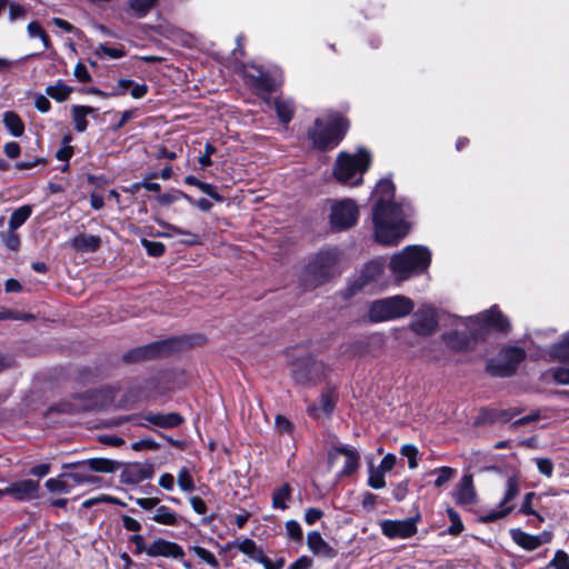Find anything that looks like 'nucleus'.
I'll list each match as a JSON object with an SVG mask.
<instances>
[{
  "label": "nucleus",
  "instance_id": "46",
  "mask_svg": "<svg viewBox=\"0 0 569 569\" xmlns=\"http://www.w3.org/2000/svg\"><path fill=\"white\" fill-rule=\"evenodd\" d=\"M142 246L147 250L149 256L160 257L164 253L166 247L162 242L152 241V240H142Z\"/></svg>",
  "mask_w": 569,
  "mask_h": 569
},
{
  "label": "nucleus",
  "instance_id": "1",
  "mask_svg": "<svg viewBox=\"0 0 569 569\" xmlns=\"http://www.w3.org/2000/svg\"><path fill=\"white\" fill-rule=\"evenodd\" d=\"M447 321H452L457 330L445 335L443 341L451 350L459 352L473 350L489 330L506 332L510 326L507 317L497 306L468 318H451L429 307V335L435 327L445 325Z\"/></svg>",
  "mask_w": 569,
  "mask_h": 569
},
{
  "label": "nucleus",
  "instance_id": "34",
  "mask_svg": "<svg viewBox=\"0 0 569 569\" xmlns=\"http://www.w3.org/2000/svg\"><path fill=\"white\" fill-rule=\"evenodd\" d=\"M291 487L288 483H283L276 488L272 492V508L284 510L288 508V501L291 497Z\"/></svg>",
  "mask_w": 569,
  "mask_h": 569
},
{
  "label": "nucleus",
  "instance_id": "40",
  "mask_svg": "<svg viewBox=\"0 0 569 569\" xmlns=\"http://www.w3.org/2000/svg\"><path fill=\"white\" fill-rule=\"evenodd\" d=\"M179 488L184 492H192L194 490V481L187 467H182L177 476Z\"/></svg>",
  "mask_w": 569,
  "mask_h": 569
},
{
  "label": "nucleus",
  "instance_id": "15",
  "mask_svg": "<svg viewBox=\"0 0 569 569\" xmlns=\"http://www.w3.org/2000/svg\"><path fill=\"white\" fill-rule=\"evenodd\" d=\"M507 489L500 502L501 509L493 510L481 518L483 522H491L506 517L513 509V506H507L520 492L519 480L516 477H509L506 482Z\"/></svg>",
  "mask_w": 569,
  "mask_h": 569
},
{
  "label": "nucleus",
  "instance_id": "56",
  "mask_svg": "<svg viewBox=\"0 0 569 569\" xmlns=\"http://www.w3.org/2000/svg\"><path fill=\"white\" fill-rule=\"evenodd\" d=\"M537 468L542 475H545L547 477L552 476L553 465L550 459H548V458L537 459Z\"/></svg>",
  "mask_w": 569,
  "mask_h": 569
},
{
  "label": "nucleus",
  "instance_id": "44",
  "mask_svg": "<svg viewBox=\"0 0 569 569\" xmlns=\"http://www.w3.org/2000/svg\"><path fill=\"white\" fill-rule=\"evenodd\" d=\"M447 513L451 522V526L448 528V532L453 536L459 535L463 530V525L459 515L451 508L447 509Z\"/></svg>",
  "mask_w": 569,
  "mask_h": 569
},
{
  "label": "nucleus",
  "instance_id": "12",
  "mask_svg": "<svg viewBox=\"0 0 569 569\" xmlns=\"http://www.w3.org/2000/svg\"><path fill=\"white\" fill-rule=\"evenodd\" d=\"M551 360L562 362V366L549 370L552 380L558 385H569V330L559 342L553 343L547 351Z\"/></svg>",
  "mask_w": 569,
  "mask_h": 569
},
{
  "label": "nucleus",
  "instance_id": "61",
  "mask_svg": "<svg viewBox=\"0 0 569 569\" xmlns=\"http://www.w3.org/2000/svg\"><path fill=\"white\" fill-rule=\"evenodd\" d=\"M180 194L182 197H184L190 203L194 204L197 208H199L201 211H209L211 208H212V203L206 199V198H201L199 200H192L189 196L180 192Z\"/></svg>",
  "mask_w": 569,
  "mask_h": 569
},
{
  "label": "nucleus",
  "instance_id": "20",
  "mask_svg": "<svg viewBox=\"0 0 569 569\" xmlns=\"http://www.w3.org/2000/svg\"><path fill=\"white\" fill-rule=\"evenodd\" d=\"M455 499L457 505L463 507H471L477 502V492L471 475L462 476L456 487Z\"/></svg>",
  "mask_w": 569,
  "mask_h": 569
},
{
  "label": "nucleus",
  "instance_id": "50",
  "mask_svg": "<svg viewBox=\"0 0 569 569\" xmlns=\"http://www.w3.org/2000/svg\"><path fill=\"white\" fill-rule=\"evenodd\" d=\"M549 567H552L555 569H569L568 555L562 550H558L553 559L549 562Z\"/></svg>",
  "mask_w": 569,
  "mask_h": 569
},
{
  "label": "nucleus",
  "instance_id": "62",
  "mask_svg": "<svg viewBox=\"0 0 569 569\" xmlns=\"http://www.w3.org/2000/svg\"><path fill=\"white\" fill-rule=\"evenodd\" d=\"M312 559L308 556L299 557L293 563L290 565L289 569H310L312 567Z\"/></svg>",
  "mask_w": 569,
  "mask_h": 569
},
{
  "label": "nucleus",
  "instance_id": "47",
  "mask_svg": "<svg viewBox=\"0 0 569 569\" xmlns=\"http://www.w3.org/2000/svg\"><path fill=\"white\" fill-rule=\"evenodd\" d=\"M385 473L380 469H371L368 483L373 489H381L386 486Z\"/></svg>",
  "mask_w": 569,
  "mask_h": 569
},
{
  "label": "nucleus",
  "instance_id": "2",
  "mask_svg": "<svg viewBox=\"0 0 569 569\" xmlns=\"http://www.w3.org/2000/svg\"><path fill=\"white\" fill-rule=\"evenodd\" d=\"M393 194L395 186L386 178L373 190V196L378 198L372 208L373 238L383 246L398 244L410 228L408 219L412 209L409 203L392 201Z\"/></svg>",
  "mask_w": 569,
  "mask_h": 569
},
{
  "label": "nucleus",
  "instance_id": "42",
  "mask_svg": "<svg viewBox=\"0 0 569 569\" xmlns=\"http://www.w3.org/2000/svg\"><path fill=\"white\" fill-rule=\"evenodd\" d=\"M408 331L420 337L427 336V316H417L415 320L410 323Z\"/></svg>",
  "mask_w": 569,
  "mask_h": 569
},
{
  "label": "nucleus",
  "instance_id": "10",
  "mask_svg": "<svg viewBox=\"0 0 569 569\" xmlns=\"http://www.w3.org/2000/svg\"><path fill=\"white\" fill-rule=\"evenodd\" d=\"M184 343V339L180 338L152 342L126 352L123 355V360L126 362H139L142 360L153 359L176 350H180Z\"/></svg>",
  "mask_w": 569,
  "mask_h": 569
},
{
  "label": "nucleus",
  "instance_id": "32",
  "mask_svg": "<svg viewBox=\"0 0 569 569\" xmlns=\"http://www.w3.org/2000/svg\"><path fill=\"white\" fill-rule=\"evenodd\" d=\"M72 92V88L63 80H58L54 84L46 88V93L58 102L66 101Z\"/></svg>",
  "mask_w": 569,
  "mask_h": 569
},
{
  "label": "nucleus",
  "instance_id": "41",
  "mask_svg": "<svg viewBox=\"0 0 569 569\" xmlns=\"http://www.w3.org/2000/svg\"><path fill=\"white\" fill-rule=\"evenodd\" d=\"M190 549L200 560H202L213 569H220L218 559L210 550L200 546H193Z\"/></svg>",
  "mask_w": 569,
  "mask_h": 569
},
{
  "label": "nucleus",
  "instance_id": "4",
  "mask_svg": "<svg viewBox=\"0 0 569 569\" xmlns=\"http://www.w3.org/2000/svg\"><path fill=\"white\" fill-rule=\"evenodd\" d=\"M371 163V154L360 149L356 154L340 152L333 167V177L342 184L358 186Z\"/></svg>",
  "mask_w": 569,
  "mask_h": 569
},
{
  "label": "nucleus",
  "instance_id": "5",
  "mask_svg": "<svg viewBox=\"0 0 569 569\" xmlns=\"http://www.w3.org/2000/svg\"><path fill=\"white\" fill-rule=\"evenodd\" d=\"M389 268L398 281H405L427 268V249L420 246H407L395 253Z\"/></svg>",
  "mask_w": 569,
  "mask_h": 569
},
{
  "label": "nucleus",
  "instance_id": "9",
  "mask_svg": "<svg viewBox=\"0 0 569 569\" xmlns=\"http://www.w3.org/2000/svg\"><path fill=\"white\" fill-rule=\"evenodd\" d=\"M329 223L332 230L343 231L353 227L359 219V207L350 198L333 199L329 201Z\"/></svg>",
  "mask_w": 569,
  "mask_h": 569
},
{
  "label": "nucleus",
  "instance_id": "64",
  "mask_svg": "<svg viewBox=\"0 0 569 569\" xmlns=\"http://www.w3.org/2000/svg\"><path fill=\"white\" fill-rule=\"evenodd\" d=\"M27 32L30 38H40L46 31L42 29L39 22L31 21L27 26Z\"/></svg>",
  "mask_w": 569,
  "mask_h": 569
},
{
  "label": "nucleus",
  "instance_id": "30",
  "mask_svg": "<svg viewBox=\"0 0 569 569\" xmlns=\"http://www.w3.org/2000/svg\"><path fill=\"white\" fill-rule=\"evenodd\" d=\"M94 108L89 106H72L71 117L73 120L74 129L78 132H84L88 128L87 117L94 112Z\"/></svg>",
  "mask_w": 569,
  "mask_h": 569
},
{
  "label": "nucleus",
  "instance_id": "18",
  "mask_svg": "<svg viewBox=\"0 0 569 569\" xmlns=\"http://www.w3.org/2000/svg\"><path fill=\"white\" fill-rule=\"evenodd\" d=\"M510 536L513 542L529 551L536 550L540 546L549 543L551 540V533L549 532H542L540 535L533 536L518 528L511 529Z\"/></svg>",
  "mask_w": 569,
  "mask_h": 569
},
{
  "label": "nucleus",
  "instance_id": "27",
  "mask_svg": "<svg viewBox=\"0 0 569 569\" xmlns=\"http://www.w3.org/2000/svg\"><path fill=\"white\" fill-rule=\"evenodd\" d=\"M73 249L81 252H96L101 247V238L93 234L80 233L70 240Z\"/></svg>",
  "mask_w": 569,
  "mask_h": 569
},
{
  "label": "nucleus",
  "instance_id": "51",
  "mask_svg": "<svg viewBox=\"0 0 569 569\" xmlns=\"http://www.w3.org/2000/svg\"><path fill=\"white\" fill-rule=\"evenodd\" d=\"M129 541L132 545H134V547H136L134 552L137 555H140V553L148 555V550L150 549V543L147 545L146 541H144V538L141 535L136 533V535L131 536Z\"/></svg>",
  "mask_w": 569,
  "mask_h": 569
},
{
  "label": "nucleus",
  "instance_id": "16",
  "mask_svg": "<svg viewBox=\"0 0 569 569\" xmlns=\"http://www.w3.org/2000/svg\"><path fill=\"white\" fill-rule=\"evenodd\" d=\"M184 555V550L179 543L163 538L154 539L150 543V549L148 550V556L152 558L164 557L180 560Z\"/></svg>",
  "mask_w": 569,
  "mask_h": 569
},
{
  "label": "nucleus",
  "instance_id": "33",
  "mask_svg": "<svg viewBox=\"0 0 569 569\" xmlns=\"http://www.w3.org/2000/svg\"><path fill=\"white\" fill-rule=\"evenodd\" d=\"M273 103L279 120L282 123L290 122L295 111L293 102L290 99L277 98Z\"/></svg>",
  "mask_w": 569,
  "mask_h": 569
},
{
  "label": "nucleus",
  "instance_id": "14",
  "mask_svg": "<svg viewBox=\"0 0 569 569\" xmlns=\"http://www.w3.org/2000/svg\"><path fill=\"white\" fill-rule=\"evenodd\" d=\"M291 373L298 383H309L317 377L321 365L318 363L311 356L306 355L291 363Z\"/></svg>",
  "mask_w": 569,
  "mask_h": 569
},
{
  "label": "nucleus",
  "instance_id": "58",
  "mask_svg": "<svg viewBox=\"0 0 569 569\" xmlns=\"http://www.w3.org/2000/svg\"><path fill=\"white\" fill-rule=\"evenodd\" d=\"M189 501H190V505H191L192 509L194 510V512H197L198 515H201V516H204L207 513V511H208L207 505L200 497L192 496V497H190Z\"/></svg>",
  "mask_w": 569,
  "mask_h": 569
},
{
  "label": "nucleus",
  "instance_id": "6",
  "mask_svg": "<svg viewBox=\"0 0 569 569\" xmlns=\"http://www.w3.org/2000/svg\"><path fill=\"white\" fill-rule=\"evenodd\" d=\"M119 463L117 461L106 458H92L72 463H64L63 469H71L67 472L69 480L73 486H93L101 479L93 476L92 472H113L117 470Z\"/></svg>",
  "mask_w": 569,
  "mask_h": 569
},
{
  "label": "nucleus",
  "instance_id": "55",
  "mask_svg": "<svg viewBox=\"0 0 569 569\" xmlns=\"http://www.w3.org/2000/svg\"><path fill=\"white\" fill-rule=\"evenodd\" d=\"M73 73H74V77L80 82L87 83V82L91 81V76H90L87 67L83 63H81V62L76 64Z\"/></svg>",
  "mask_w": 569,
  "mask_h": 569
},
{
  "label": "nucleus",
  "instance_id": "35",
  "mask_svg": "<svg viewBox=\"0 0 569 569\" xmlns=\"http://www.w3.org/2000/svg\"><path fill=\"white\" fill-rule=\"evenodd\" d=\"M3 123L13 137H20L24 132V124L22 120L17 113L12 111H7L3 113Z\"/></svg>",
  "mask_w": 569,
  "mask_h": 569
},
{
  "label": "nucleus",
  "instance_id": "39",
  "mask_svg": "<svg viewBox=\"0 0 569 569\" xmlns=\"http://www.w3.org/2000/svg\"><path fill=\"white\" fill-rule=\"evenodd\" d=\"M158 0H130L129 8L133 16L144 17L156 4Z\"/></svg>",
  "mask_w": 569,
  "mask_h": 569
},
{
  "label": "nucleus",
  "instance_id": "53",
  "mask_svg": "<svg viewBox=\"0 0 569 569\" xmlns=\"http://www.w3.org/2000/svg\"><path fill=\"white\" fill-rule=\"evenodd\" d=\"M130 500L134 501L140 508L143 510H152L159 505L160 500L158 498H133L130 497Z\"/></svg>",
  "mask_w": 569,
  "mask_h": 569
},
{
  "label": "nucleus",
  "instance_id": "37",
  "mask_svg": "<svg viewBox=\"0 0 569 569\" xmlns=\"http://www.w3.org/2000/svg\"><path fill=\"white\" fill-rule=\"evenodd\" d=\"M455 475L456 470L450 467L436 468L429 471V476H435L433 486L439 489L447 485Z\"/></svg>",
  "mask_w": 569,
  "mask_h": 569
},
{
  "label": "nucleus",
  "instance_id": "23",
  "mask_svg": "<svg viewBox=\"0 0 569 569\" xmlns=\"http://www.w3.org/2000/svg\"><path fill=\"white\" fill-rule=\"evenodd\" d=\"M337 455H343L346 457L345 466L341 471V475H349L356 471L359 467V455L355 449H351L347 446L335 447L331 452H329V465L332 466L337 459Z\"/></svg>",
  "mask_w": 569,
  "mask_h": 569
},
{
  "label": "nucleus",
  "instance_id": "28",
  "mask_svg": "<svg viewBox=\"0 0 569 569\" xmlns=\"http://www.w3.org/2000/svg\"><path fill=\"white\" fill-rule=\"evenodd\" d=\"M228 548H237L243 555L248 556L250 559L260 563L263 560L264 555L261 548L257 546V543L249 538H246L241 541H233L228 543Z\"/></svg>",
  "mask_w": 569,
  "mask_h": 569
},
{
  "label": "nucleus",
  "instance_id": "36",
  "mask_svg": "<svg viewBox=\"0 0 569 569\" xmlns=\"http://www.w3.org/2000/svg\"><path fill=\"white\" fill-rule=\"evenodd\" d=\"M32 208L31 206H22L16 209L9 220V230L16 231L20 228L31 216Z\"/></svg>",
  "mask_w": 569,
  "mask_h": 569
},
{
  "label": "nucleus",
  "instance_id": "57",
  "mask_svg": "<svg viewBox=\"0 0 569 569\" xmlns=\"http://www.w3.org/2000/svg\"><path fill=\"white\" fill-rule=\"evenodd\" d=\"M322 516L323 512L321 509L308 508L305 512V521L311 526L315 525L318 520H320Z\"/></svg>",
  "mask_w": 569,
  "mask_h": 569
},
{
  "label": "nucleus",
  "instance_id": "31",
  "mask_svg": "<svg viewBox=\"0 0 569 569\" xmlns=\"http://www.w3.org/2000/svg\"><path fill=\"white\" fill-rule=\"evenodd\" d=\"M46 488L53 493H69L74 488L69 482L67 472L59 475L57 478H50L46 481Z\"/></svg>",
  "mask_w": 569,
  "mask_h": 569
},
{
  "label": "nucleus",
  "instance_id": "59",
  "mask_svg": "<svg viewBox=\"0 0 569 569\" xmlns=\"http://www.w3.org/2000/svg\"><path fill=\"white\" fill-rule=\"evenodd\" d=\"M180 236H182V239L180 240L181 243L187 246H197L201 243V240L198 234L192 233L188 230L180 231Z\"/></svg>",
  "mask_w": 569,
  "mask_h": 569
},
{
  "label": "nucleus",
  "instance_id": "25",
  "mask_svg": "<svg viewBox=\"0 0 569 569\" xmlns=\"http://www.w3.org/2000/svg\"><path fill=\"white\" fill-rule=\"evenodd\" d=\"M337 396L333 390L328 389L321 393L319 405H311L308 407V413L313 418H319L321 415L329 416L336 407Z\"/></svg>",
  "mask_w": 569,
  "mask_h": 569
},
{
  "label": "nucleus",
  "instance_id": "13",
  "mask_svg": "<svg viewBox=\"0 0 569 569\" xmlns=\"http://www.w3.org/2000/svg\"><path fill=\"white\" fill-rule=\"evenodd\" d=\"M416 517H410L403 520H382L380 528L382 533L390 539H407L417 532Z\"/></svg>",
  "mask_w": 569,
  "mask_h": 569
},
{
  "label": "nucleus",
  "instance_id": "8",
  "mask_svg": "<svg viewBox=\"0 0 569 569\" xmlns=\"http://www.w3.org/2000/svg\"><path fill=\"white\" fill-rule=\"evenodd\" d=\"M413 302L403 296H393L371 302L368 318L372 322H383L409 315Z\"/></svg>",
  "mask_w": 569,
  "mask_h": 569
},
{
  "label": "nucleus",
  "instance_id": "11",
  "mask_svg": "<svg viewBox=\"0 0 569 569\" xmlns=\"http://www.w3.org/2000/svg\"><path fill=\"white\" fill-rule=\"evenodd\" d=\"M526 352L520 347L507 346L503 347L497 359L491 360L487 369L492 376L510 377L512 376L518 365L523 361Z\"/></svg>",
  "mask_w": 569,
  "mask_h": 569
},
{
  "label": "nucleus",
  "instance_id": "52",
  "mask_svg": "<svg viewBox=\"0 0 569 569\" xmlns=\"http://www.w3.org/2000/svg\"><path fill=\"white\" fill-rule=\"evenodd\" d=\"M122 526L126 530L138 533L142 529V525L139 520L128 516H121Z\"/></svg>",
  "mask_w": 569,
  "mask_h": 569
},
{
  "label": "nucleus",
  "instance_id": "38",
  "mask_svg": "<svg viewBox=\"0 0 569 569\" xmlns=\"http://www.w3.org/2000/svg\"><path fill=\"white\" fill-rule=\"evenodd\" d=\"M94 53L99 58L108 57L110 59H120L126 56L123 46L112 47L108 43H100L96 49Z\"/></svg>",
  "mask_w": 569,
  "mask_h": 569
},
{
  "label": "nucleus",
  "instance_id": "63",
  "mask_svg": "<svg viewBox=\"0 0 569 569\" xmlns=\"http://www.w3.org/2000/svg\"><path fill=\"white\" fill-rule=\"evenodd\" d=\"M396 460H397V458L395 455L388 453L381 460L378 469L382 470L383 472H388L395 467Z\"/></svg>",
  "mask_w": 569,
  "mask_h": 569
},
{
  "label": "nucleus",
  "instance_id": "45",
  "mask_svg": "<svg viewBox=\"0 0 569 569\" xmlns=\"http://www.w3.org/2000/svg\"><path fill=\"white\" fill-rule=\"evenodd\" d=\"M536 497V493L535 492H528L526 493L525 498H523V501H522V505L519 509V512L523 513V515H532L535 517H537V519L539 520V522H542L543 521V518L537 513L533 509H532V506H531V501L532 499Z\"/></svg>",
  "mask_w": 569,
  "mask_h": 569
},
{
  "label": "nucleus",
  "instance_id": "29",
  "mask_svg": "<svg viewBox=\"0 0 569 569\" xmlns=\"http://www.w3.org/2000/svg\"><path fill=\"white\" fill-rule=\"evenodd\" d=\"M151 519L160 525L177 526L179 525L180 516L167 506H157Z\"/></svg>",
  "mask_w": 569,
  "mask_h": 569
},
{
  "label": "nucleus",
  "instance_id": "3",
  "mask_svg": "<svg viewBox=\"0 0 569 569\" xmlns=\"http://www.w3.org/2000/svg\"><path fill=\"white\" fill-rule=\"evenodd\" d=\"M341 252L337 248H325L311 257L301 274L306 289H315L340 273Z\"/></svg>",
  "mask_w": 569,
  "mask_h": 569
},
{
  "label": "nucleus",
  "instance_id": "43",
  "mask_svg": "<svg viewBox=\"0 0 569 569\" xmlns=\"http://www.w3.org/2000/svg\"><path fill=\"white\" fill-rule=\"evenodd\" d=\"M418 449L413 445H403L401 447V455L408 459V466L410 469H415L418 466Z\"/></svg>",
  "mask_w": 569,
  "mask_h": 569
},
{
  "label": "nucleus",
  "instance_id": "26",
  "mask_svg": "<svg viewBox=\"0 0 569 569\" xmlns=\"http://www.w3.org/2000/svg\"><path fill=\"white\" fill-rule=\"evenodd\" d=\"M143 418L147 422L164 429L178 427L183 422V418L176 412L148 413Z\"/></svg>",
  "mask_w": 569,
  "mask_h": 569
},
{
  "label": "nucleus",
  "instance_id": "17",
  "mask_svg": "<svg viewBox=\"0 0 569 569\" xmlns=\"http://www.w3.org/2000/svg\"><path fill=\"white\" fill-rule=\"evenodd\" d=\"M383 271V262L379 259L369 261L360 271V274L352 282L350 290L352 293L361 290L369 283L377 281Z\"/></svg>",
  "mask_w": 569,
  "mask_h": 569
},
{
  "label": "nucleus",
  "instance_id": "19",
  "mask_svg": "<svg viewBox=\"0 0 569 569\" xmlns=\"http://www.w3.org/2000/svg\"><path fill=\"white\" fill-rule=\"evenodd\" d=\"M246 82L257 92L268 93L274 88V80L261 68L252 67L244 71Z\"/></svg>",
  "mask_w": 569,
  "mask_h": 569
},
{
  "label": "nucleus",
  "instance_id": "24",
  "mask_svg": "<svg viewBox=\"0 0 569 569\" xmlns=\"http://www.w3.org/2000/svg\"><path fill=\"white\" fill-rule=\"evenodd\" d=\"M40 489L39 481L32 479H23L13 481V500L30 501L38 497Z\"/></svg>",
  "mask_w": 569,
  "mask_h": 569
},
{
  "label": "nucleus",
  "instance_id": "21",
  "mask_svg": "<svg viewBox=\"0 0 569 569\" xmlns=\"http://www.w3.org/2000/svg\"><path fill=\"white\" fill-rule=\"evenodd\" d=\"M153 475V468L148 463H131L127 466L122 473L121 480L126 483L137 485L147 479H150Z\"/></svg>",
  "mask_w": 569,
  "mask_h": 569
},
{
  "label": "nucleus",
  "instance_id": "54",
  "mask_svg": "<svg viewBox=\"0 0 569 569\" xmlns=\"http://www.w3.org/2000/svg\"><path fill=\"white\" fill-rule=\"evenodd\" d=\"M3 242L8 249L13 250V251L18 250L20 247L19 236L14 231H11V230H9V232L4 236Z\"/></svg>",
  "mask_w": 569,
  "mask_h": 569
},
{
  "label": "nucleus",
  "instance_id": "60",
  "mask_svg": "<svg viewBox=\"0 0 569 569\" xmlns=\"http://www.w3.org/2000/svg\"><path fill=\"white\" fill-rule=\"evenodd\" d=\"M216 152V148L210 144V143H207L206 147H204V153L199 157V164L202 167V168H207L211 164V159L210 157Z\"/></svg>",
  "mask_w": 569,
  "mask_h": 569
},
{
  "label": "nucleus",
  "instance_id": "22",
  "mask_svg": "<svg viewBox=\"0 0 569 569\" xmlns=\"http://www.w3.org/2000/svg\"><path fill=\"white\" fill-rule=\"evenodd\" d=\"M308 549L317 557L332 559L337 556V551L331 547L318 531H310L307 535Z\"/></svg>",
  "mask_w": 569,
  "mask_h": 569
},
{
  "label": "nucleus",
  "instance_id": "49",
  "mask_svg": "<svg viewBox=\"0 0 569 569\" xmlns=\"http://www.w3.org/2000/svg\"><path fill=\"white\" fill-rule=\"evenodd\" d=\"M286 531L287 535L295 541H301L302 540V529L298 521L296 520H288L286 522Z\"/></svg>",
  "mask_w": 569,
  "mask_h": 569
},
{
  "label": "nucleus",
  "instance_id": "48",
  "mask_svg": "<svg viewBox=\"0 0 569 569\" xmlns=\"http://www.w3.org/2000/svg\"><path fill=\"white\" fill-rule=\"evenodd\" d=\"M8 9H9V21L10 22H14L17 20L24 19L27 16V9L23 6L14 2L12 0H10V4H9Z\"/></svg>",
  "mask_w": 569,
  "mask_h": 569
},
{
  "label": "nucleus",
  "instance_id": "7",
  "mask_svg": "<svg viewBox=\"0 0 569 569\" xmlns=\"http://www.w3.org/2000/svg\"><path fill=\"white\" fill-rule=\"evenodd\" d=\"M347 128L345 118L330 114L327 119H317L313 128L308 131V137L318 149L333 148L342 139Z\"/></svg>",
  "mask_w": 569,
  "mask_h": 569
}]
</instances>
